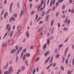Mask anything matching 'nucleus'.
I'll return each instance as SVG.
<instances>
[{
    "label": "nucleus",
    "mask_w": 74,
    "mask_h": 74,
    "mask_svg": "<svg viewBox=\"0 0 74 74\" xmlns=\"http://www.w3.org/2000/svg\"><path fill=\"white\" fill-rule=\"evenodd\" d=\"M16 52V50L15 49H14L11 51V53H15Z\"/></svg>",
    "instance_id": "nucleus-5"
},
{
    "label": "nucleus",
    "mask_w": 74,
    "mask_h": 74,
    "mask_svg": "<svg viewBox=\"0 0 74 74\" xmlns=\"http://www.w3.org/2000/svg\"><path fill=\"white\" fill-rule=\"evenodd\" d=\"M49 17V15H47L46 17V22H48V18Z\"/></svg>",
    "instance_id": "nucleus-4"
},
{
    "label": "nucleus",
    "mask_w": 74,
    "mask_h": 74,
    "mask_svg": "<svg viewBox=\"0 0 74 74\" xmlns=\"http://www.w3.org/2000/svg\"><path fill=\"white\" fill-rule=\"evenodd\" d=\"M15 47L16 51H18V46H16Z\"/></svg>",
    "instance_id": "nucleus-33"
},
{
    "label": "nucleus",
    "mask_w": 74,
    "mask_h": 74,
    "mask_svg": "<svg viewBox=\"0 0 74 74\" xmlns=\"http://www.w3.org/2000/svg\"><path fill=\"white\" fill-rule=\"evenodd\" d=\"M8 26H10V24L7 25L6 28V30H7V29H8Z\"/></svg>",
    "instance_id": "nucleus-42"
},
{
    "label": "nucleus",
    "mask_w": 74,
    "mask_h": 74,
    "mask_svg": "<svg viewBox=\"0 0 74 74\" xmlns=\"http://www.w3.org/2000/svg\"><path fill=\"white\" fill-rule=\"evenodd\" d=\"M27 60H26L25 61V64L28 66V64H27Z\"/></svg>",
    "instance_id": "nucleus-35"
},
{
    "label": "nucleus",
    "mask_w": 74,
    "mask_h": 74,
    "mask_svg": "<svg viewBox=\"0 0 74 74\" xmlns=\"http://www.w3.org/2000/svg\"><path fill=\"white\" fill-rule=\"evenodd\" d=\"M70 23V20H68V25H69V24Z\"/></svg>",
    "instance_id": "nucleus-56"
},
{
    "label": "nucleus",
    "mask_w": 74,
    "mask_h": 74,
    "mask_svg": "<svg viewBox=\"0 0 74 74\" xmlns=\"http://www.w3.org/2000/svg\"><path fill=\"white\" fill-rule=\"evenodd\" d=\"M26 49H25L23 50V52H26Z\"/></svg>",
    "instance_id": "nucleus-51"
},
{
    "label": "nucleus",
    "mask_w": 74,
    "mask_h": 74,
    "mask_svg": "<svg viewBox=\"0 0 74 74\" xmlns=\"http://www.w3.org/2000/svg\"><path fill=\"white\" fill-rule=\"evenodd\" d=\"M55 8H56L55 6H54L53 8V10H55Z\"/></svg>",
    "instance_id": "nucleus-53"
},
{
    "label": "nucleus",
    "mask_w": 74,
    "mask_h": 74,
    "mask_svg": "<svg viewBox=\"0 0 74 74\" xmlns=\"http://www.w3.org/2000/svg\"><path fill=\"white\" fill-rule=\"evenodd\" d=\"M68 47H67L65 49V52H66V53H67V51H68Z\"/></svg>",
    "instance_id": "nucleus-29"
},
{
    "label": "nucleus",
    "mask_w": 74,
    "mask_h": 74,
    "mask_svg": "<svg viewBox=\"0 0 74 74\" xmlns=\"http://www.w3.org/2000/svg\"><path fill=\"white\" fill-rule=\"evenodd\" d=\"M43 22L42 21H40L39 22V24H41V23H42Z\"/></svg>",
    "instance_id": "nucleus-48"
},
{
    "label": "nucleus",
    "mask_w": 74,
    "mask_h": 74,
    "mask_svg": "<svg viewBox=\"0 0 74 74\" xmlns=\"http://www.w3.org/2000/svg\"><path fill=\"white\" fill-rule=\"evenodd\" d=\"M52 59H53V56H51V60L49 62V63H52Z\"/></svg>",
    "instance_id": "nucleus-14"
},
{
    "label": "nucleus",
    "mask_w": 74,
    "mask_h": 74,
    "mask_svg": "<svg viewBox=\"0 0 74 74\" xmlns=\"http://www.w3.org/2000/svg\"><path fill=\"white\" fill-rule=\"evenodd\" d=\"M42 2L39 5H38L37 8V9H39V8H41V7L42 5V4H43V0H41Z\"/></svg>",
    "instance_id": "nucleus-3"
},
{
    "label": "nucleus",
    "mask_w": 74,
    "mask_h": 74,
    "mask_svg": "<svg viewBox=\"0 0 74 74\" xmlns=\"http://www.w3.org/2000/svg\"><path fill=\"white\" fill-rule=\"evenodd\" d=\"M26 57H29L30 56V54L28 53H26V54H24L23 57V59L24 61L25 60V59H26Z\"/></svg>",
    "instance_id": "nucleus-2"
},
{
    "label": "nucleus",
    "mask_w": 74,
    "mask_h": 74,
    "mask_svg": "<svg viewBox=\"0 0 74 74\" xmlns=\"http://www.w3.org/2000/svg\"><path fill=\"white\" fill-rule=\"evenodd\" d=\"M23 53H21V58H22V56H23Z\"/></svg>",
    "instance_id": "nucleus-59"
},
{
    "label": "nucleus",
    "mask_w": 74,
    "mask_h": 74,
    "mask_svg": "<svg viewBox=\"0 0 74 74\" xmlns=\"http://www.w3.org/2000/svg\"><path fill=\"white\" fill-rule=\"evenodd\" d=\"M14 42V41L12 40H9L10 44H13Z\"/></svg>",
    "instance_id": "nucleus-6"
},
{
    "label": "nucleus",
    "mask_w": 74,
    "mask_h": 74,
    "mask_svg": "<svg viewBox=\"0 0 74 74\" xmlns=\"http://www.w3.org/2000/svg\"><path fill=\"white\" fill-rule=\"evenodd\" d=\"M45 4H46V3L45 2L44 3V5H43V8L44 7H45Z\"/></svg>",
    "instance_id": "nucleus-63"
},
{
    "label": "nucleus",
    "mask_w": 74,
    "mask_h": 74,
    "mask_svg": "<svg viewBox=\"0 0 74 74\" xmlns=\"http://www.w3.org/2000/svg\"><path fill=\"white\" fill-rule=\"evenodd\" d=\"M26 35L27 36L26 37H27V38L29 37V36H30V35H29V32H26Z\"/></svg>",
    "instance_id": "nucleus-8"
},
{
    "label": "nucleus",
    "mask_w": 74,
    "mask_h": 74,
    "mask_svg": "<svg viewBox=\"0 0 74 74\" xmlns=\"http://www.w3.org/2000/svg\"><path fill=\"white\" fill-rule=\"evenodd\" d=\"M74 10L73 9H72L71 10V13H72V14H74Z\"/></svg>",
    "instance_id": "nucleus-38"
},
{
    "label": "nucleus",
    "mask_w": 74,
    "mask_h": 74,
    "mask_svg": "<svg viewBox=\"0 0 74 74\" xmlns=\"http://www.w3.org/2000/svg\"><path fill=\"white\" fill-rule=\"evenodd\" d=\"M72 73V72H71V71H70H70L68 70L67 72V74H71Z\"/></svg>",
    "instance_id": "nucleus-20"
},
{
    "label": "nucleus",
    "mask_w": 74,
    "mask_h": 74,
    "mask_svg": "<svg viewBox=\"0 0 74 74\" xmlns=\"http://www.w3.org/2000/svg\"><path fill=\"white\" fill-rule=\"evenodd\" d=\"M50 59H51V58H50V57H48V58H47V60L49 61V60H50Z\"/></svg>",
    "instance_id": "nucleus-39"
},
{
    "label": "nucleus",
    "mask_w": 74,
    "mask_h": 74,
    "mask_svg": "<svg viewBox=\"0 0 74 74\" xmlns=\"http://www.w3.org/2000/svg\"><path fill=\"white\" fill-rule=\"evenodd\" d=\"M8 15V13H7V12H6L4 14V18H7V16Z\"/></svg>",
    "instance_id": "nucleus-7"
},
{
    "label": "nucleus",
    "mask_w": 74,
    "mask_h": 74,
    "mask_svg": "<svg viewBox=\"0 0 74 74\" xmlns=\"http://www.w3.org/2000/svg\"><path fill=\"white\" fill-rule=\"evenodd\" d=\"M52 4H53V3H50V7H52Z\"/></svg>",
    "instance_id": "nucleus-61"
},
{
    "label": "nucleus",
    "mask_w": 74,
    "mask_h": 74,
    "mask_svg": "<svg viewBox=\"0 0 74 74\" xmlns=\"http://www.w3.org/2000/svg\"><path fill=\"white\" fill-rule=\"evenodd\" d=\"M11 26H9L8 29V32H9V31L11 30Z\"/></svg>",
    "instance_id": "nucleus-23"
},
{
    "label": "nucleus",
    "mask_w": 74,
    "mask_h": 74,
    "mask_svg": "<svg viewBox=\"0 0 74 74\" xmlns=\"http://www.w3.org/2000/svg\"><path fill=\"white\" fill-rule=\"evenodd\" d=\"M50 11H51V10H49L47 12H45V14H49V12H50Z\"/></svg>",
    "instance_id": "nucleus-21"
},
{
    "label": "nucleus",
    "mask_w": 74,
    "mask_h": 74,
    "mask_svg": "<svg viewBox=\"0 0 74 74\" xmlns=\"http://www.w3.org/2000/svg\"><path fill=\"white\" fill-rule=\"evenodd\" d=\"M74 58L73 59V60L72 61V65L73 66H74Z\"/></svg>",
    "instance_id": "nucleus-32"
},
{
    "label": "nucleus",
    "mask_w": 74,
    "mask_h": 74,
    "mask_svg": "<svg viewBox=\"0 0 74 74\" xmlns=\"http://www.w3.org/2000/svg\"><path fill=\"white\" fill-rule=\"evenodd\" d=\"M12 34H13V31H12L10 35V38L11 37V36H12Z\"/></svg>",
    "instance_id": "nucleus-15"
},
{
    "label": "nucleus",
    "mask_w": 74,
    "mask_h": 74,
    "mask_svg": "<svg viewBox=\"0 0 74 74\" xmlns=\"http://www.w3.org/2000/svg\"><path fill=\"white\" fill-rule=\"evenodd\" d=\"M53 23H54V21L53 20L51 22V26H52L53 25Z\"/></svg>",
    "instance_id": "nucleus-10"
},
{
    "label": "nucleus",
    "mask_w": 74,
    "mask_h": 74,
    "mask_svg": "<svg viewBox=\"0 0 74 74\" xmlns=\"http://www.w3.org/2000/svg\"><path fill=\"white\" fill-rule=\"evenodd\" d=\"M42 29H43V28H39L38 29V31L40 32H41L42 31Z\"/></svg>",
    "instance_id": "nucleus-19"
},
{
    "label": "nucleus",
    "mask_w": 74,
    "mask_h": 74,
    "mask_svg": "<svg viewBox=\"0 0 74 74\" xmlns=\"http://www.w3.org/2000/svg\"><path fill=\"white\" fill-rule=\"evenodd\" d=\"M19 31H18L16 32V34L15 35V37H17V36H18L19 35Z\"/></svg>",
    "instance_id": "nucleus-9"
},
{
    "label": "nucleus",
    "mask_w": 74,
    "mask_h": 74,
    "mask_svg": "<svg viewBox=\"0 0 74 74\" xmlns=\"http://www.w3.org/2000/svg\"><path fill=\"white\" fill-rule=\"evenodd\" d=\"M23 11H22V10H21V14H20V16H21L23 15Z\"/></svg>",
    "instance_id": "nucleus-13"
},
{
    "label": "nucleus",
    "mask_w": 74,
    "mask_h": 74,
    "mask_svg": "<svg viewBox=\"0 0 74 74\" xmlns=\"http://www.w3.org/2000/svg\"><path fill=\"white\" fill-rule=\"evenodd\" d=\"M38 18V15H36V17L35 18L36 20H37V18Z\"/></svg>",
    "instance_id": "nucleus-58"
},
{
    "label": "nucleus",
    "mask_w": 74,
    "mask_h": 74,
    "mask_svg": "<svg viewBox=\"0 0 74 74\" xmlns=\"http://www.w3.org/2000/svg\"><path fill=\"white\" fill-rule=\"evenodd\" d=\"M40 53V51H39L38 50L37 51V53H36L37 55H39Z\"/></svg>",
    "instance_id": "nucleus-25"
},
{
    "label": "nucleus",
    "mask_w": 74,
    "mask_h": 74,
    "mask_svg": "<svg viewBox=\"0 0 74 74\" xmlns=\"http://www.w3.org/2000/svg\"><path fill=\"white\" fill-rule=\"evenodd\" d=\"M62 8L63 9L65 8V5H64L62 7Z\"/></svg>",
    "instance_id": "nucleus-64"
},
{
    "label": "nucleus",
    "mask_w": 74,
    "mask_h": 74,
    "mask_svg": "<svg viewBox=\"0 0 74 74\" xmlns=\"http://www.w3.org/2000/svg\"><path fill=\"white\" fill-rule=\"evenodd\" d=\"M14 16H15V17H17V14L16 13H15L14 14Z\"/></svg>",
    "instance_id": "nucleus-40"
},
{
    "label": "nucleus",
    "mask_w": 74,
    "mask_h": 74,
    "mask_svg": "<svg viewBox=\"0 0 74 74\" xmlns=\"http://www.w3.org/2000/svg\"><path fill=\"white\" fill-rule=\"evenodd\" d=\"M67 22V21L65 20V21H64V23H66Z\"/></svg>",
    "instance_id": "nucleus-52"
},
{
    "label": "nucleus",
    "mask_w": 74,
    "mask_h": 74,
    "mask_svg": "<svg viewBox=\"0 0 74 74\" xmlns=\"http://www.w3.org/2000/svg\"><path fill=\"white\" fill-rule=\"evenodd\" d=\"M23 12H26V8H24V6H23Z\"/></svg>",
    "instance_id": "nucleus-30"
},
{
    "label": "nucleus",
    "mask_w": 74,
    "mask_h": 74,
    "mask_svg": "<svg viewBox=\"0 0 74 74\" xmlns=\"http://www.w3.org/2000/svg\"><path fill=\"white\" fill-rule=\"evenodd\" d=\"M48 52L47 51L45 53V56H47V55H48Z\"/></svg>",
    "instance_id": "nucleus-18"
},
{
    "label": "nucleus",
    "mask_w": 74,
    "mask_h": 74,
    "mask_svg": "<svg viewBox=\"0 0 74 74\" xmlns=\"http://www.w3.org/2000/svg\"><path fill=\"white\" fill-rule=\"evenodd\" d=\"M21 69H23V70H25V67L24 66H22L21 67Z\"/></svg>",
    "instance_id": "nucleus-57"
},
{
    "label": "nucleus",
    "mask_w": 74,
    "mask_h": 74,
    "mask_svg": "<svg viewBox=\"0 0 74 74\" xmlns=\"http://www.w3.org/2000/svg\"><path fill=\"white\" fill-rule=\"evenodd\" d=\"M21 70H19L18 71V72L17 73V74H19V73H20V72H21Z\"/></svg>",
    "instance_id": "nucleus-60"
},
{
    "label": "nucleus",
    "mask_w": 74,
    "mask_h": 74,
    "mask_svg": "<svg viewBox=\"0 0 74 74\" xmlns=\"http://www.w3.org/2000/svg\"><path fill=\"white\" fill-rule=\"evenodd\" d=\"M12 19L13 21H15V19H14V17H12Z\"/></svg>",
    "instance_id": "nucleus-49"
},
{
    "label": "nucleus",
    "mask_w": 74,
    "mask_h": 74,
    "mask_svg": "<svg viewBox=\"0 0 74 74\" xmlns=\"http://www.w3.org/2000/svg\"><path fill=\"white\" fill-rule=\"evenodd\" d=\"M7 34H8V32L6 33L5 34L4 37L3 38V39H4V38H5V37H6V36H7Z\"/></svg>",
    "instance_id": "nucleus-27"
},
{
    "label": "nucleus",
    "mask_w": 74,
    "mask_h": 74,
    "mask_svg": "<svg viewBox=\"0 0 74 74\" xmlns=\"http://www.w3.org/2000/svg\"><path fill=\"white\" fill-rule=\"evenodd\" d=\"M46 47H47V44L46 43L43 46V49H45V48Z\"/></svg>",
    "instance_id": "nucleus-16"
},
{
    "label": "nucleus",
    "mask_w": 74,
    "mask_h": 74,
    "mask_svg": "<svg viewBox=\"0 0 74 74\" xmlns=\"http://www.w3.org/2000/svg\"><path fill=\"white\" fill-rule=\"evenodd\" d=\"M29 25H30L31 26H32V21H31L30 22Z\"/></svg>",
    "instance_id": "nucleus-43"
},
{
    "label": "nucleus",
    "mask_w": 74,
    "mask_h": 74,
    "mask_svg": "<svg viewBox=\"0 0 74 74\" xmlns=\"http://www.w3.org/2000/svg\"><path fill=\"white\" fill-rule=\"evenodd\" d=\"M59 56H60V55H56V58H59Z\"/></svg>",
    "instance_id": "nucleus-36"
},
{
    "label": "nucleus",
    "mask_w": 74,
    "mask_h": 74,
    "mask_svg": "<svg viewBox=\"0 0 74 74\" xmlns=\"http://www.w3.org/2000/svg\"><path fill=\"white\" fill-rule=\"evenodd\" d=\"M12 67L11 66L9 70V72L7 71H6L4 72V74H11V72L12 73L13 72V69H12Z\"/></svg>",
    "instance_id": "nucleus-1"
},
{
    "label": "nucleus",
    "mask_w": 74,
    "mask_h": 74,
    "mask_svg": "<svg viewBox=\"0 0 74 74\" xmlns=\"http://www.w3.org/2000/svg\"><path fill=\"white\" fill-rule=\"evenodd\" d=\"M72 48L74 50V44H73L72 45Z\"/></svg>",
    "instance_id": "nucleus-46"
},
{
    "label": "nucleus",
    "mask_w": 74,
    "mask_h": 74,
    "mask_svg": "<svg viewBox=\"0 0 74 74\" xmlns=\"http://www.w3.org/2000/svg\"><path fill=\"white\" fill-rule=\"evenodd\" d=\"M60 68H61V69H62V71H64V67L63 66H61Z\"/></svg>",
    "instance_id": "nucleus-22"
},
{
    "label": "nucleus",
    "mask_w": 74,
    "mask_h": 74,
    "mask_svg": "<svg viewBox=\"0 0 74 74\" xmlns=\"http://www.w3.org/2000/svg\"><path fill=\"white\" fill-rule=\"evenodd\" d=\"M32 7V4L31 3L30 4L29 9H31V7Z\"/></svg>",
    "instance_id": "nucleus-45"
},
{
    "label": "nucleus",
    "mask_w": 74,
    "mask_h": 74,
    "mask_svg": "<svg viewBox=\"0 0 74 74\" xmlns=\"http://www.w3.org/2000/svg\"><path fill=\"white\" fill-rule=\"evenodd\" d=\"M18 59V56H17L16 58V62H17V60Z\"/></svg>",
    "instance_id": "nucleus-34"
},
{
    "label": "nucleus",
    "mask_w": 74,
    "mask_h": 74,
    "mask_svg": "<svg viewBox=\"0 0 74 74\" xmlns=\"http://www.w3.org/2000/svg\"><path fill=\"white\" fill-rule=\"evenodd\" d=\"M69 60L68 59H66L65 61V63L66 64H67L68 63Z\"/></svg>",
    "instance_id": "nucleus-24"
},
{
    "label": "nucleus",
    "mask_w": 74,
    "mask_h": 74,
    "mask_svg": "<svg viewBox=\"0 0 74 74\" xmlns=\"http://www.w3.org/2000/svg\"><path fill=\"white\" fill-rule=\"evenodd\" d=\"M72 1H73V0H69V3H71H71H72Z\"/></svg>",
    "instance_id": "nucleus-47"
},
{
    "label": "nucleus",
    "mask_w": 74,
    "mask_h": 74,
    "mask_svg": "<svg viewBox=\"0 0 74 74\" xmlns=\"http://www.w3.org/2000/svg\"><path fill=\"white\" fill-rule=\"evenodd\" d=\"M64 0H58V1L59 3H62Z\"/></svg>",
    "instance_id": "nucleus-26"
},
{
    "label": "nucleus",
    "mask_w": 74,
    "mask_h": 74,
    "mask_svg": "<svg viewBox=\"0 0 74 74\" xmlns=\"http://www.w3.org/2000/svg\"><path fill=\"white\" fill-rule=\"evenodd\" d=\"M34 13V11L33 10L32 11V13H31V15H33Z\"/></svg>",
    "instance_id": "nucleus-28"
},
{
    "label": "nucleus",
    "mask_w": 74,
    "mask_h": 74,
    "mask_svg": "<svg viewBox=\"0 0 74 74\" xmlns=\"http://www.w3.org/2000/svg\"><path fill=\"white\" fill-rule=\"evenodd\" d=\"M35 72H36V69H34L33 71V74H34V73H35Z\"/></svg>",
    "instance_id": "nucleus-37"
},
{
    "label": "nucleus",
    "mask_w": 74,
    "mask_h": 74,
    "mask_svg": "<svg viewBox=\"0 0 74 74\" xmlns=\"http://www.w3.org/2000/svg\"><path fill=\"white\" fill-rule=\"evenodd\" d=\"M55 0H53V5L55 4Z\"/></svg>",
    "instance_id": "nucleus-62"
},
{
    "label": "nucleus",
    "mask_w": 74,
    "mask_h": 74,
    "mask_svg": "<svg viewBox=\"0 0 74 74\" xmlns=\"http://www.w3.org/2000/svg\"><path fill=\"white\" fill-rule=\"evenodd\" d=\"M58 27H60V23H58Z\"/></svg>",
    "instance_id": "nucleus-54"
},
{
    "label": "nucleus",
    "mask_w": 74,
    "mask_h": 74,
    "mask_svg": "<svg viewBox=\"0 0 74 74\" xmlns=\"http://www.w3.org/2000/svg\"><path fill=\"white\" fill-rule=\"evenodd\" d=\"M55 52L56 53H58V49L56 48L55 49Z\"/></svg>",
    "instance_id": "nucleus-41"
},
{
    "label": "nucleus",
    "mask_w": 74,
    "mask_h": 74,
    "mask_svg": "<svg viewBox=\"0 0 74 74\" xmlns=\"http://www.w3.org/2000/svg\"><path fill=\"white\" fill-rule=\"evenodd\" d=\"M58 5H59V3H58V2H56V7H58Z\"/></svg>",
    "instance_id": "nucleus-44"
},
{
    "label": "nucleus",
    "mask_w": 74,
    "mask_h": 74,
    "mask_svg": "<svg viewBox=\"0 0 74 74\" xmlns=\"http://www.w3.org/2000/svg\"><path fill=\"white\" fill-rule=\"evenodd\" d=\"M65 15H62V18H65Z\"/></svg>",
    "instance_id": "nucleus-55"
},
{
    "label": "nucleus",
    "mask_w": 74,
    "mask_h": 74,
    "mask_svg": "<svg viewBox=\"0 0 74 74\" xmlns=\"http://www.w3.org/2000/svg\"><path fill=\"white\" fill-rule=\"evenodd\" d=\"M63 45H60L59 47V48H61L62 47H63Z\"/></svg>",
    "instance_id": "nucleus-50"
},
{
    "label": "nucleus",
    "mask_w": 74,
    "mask_h": 74,
    "mask_svg": "<svg viewBox=\"0 0 74 74\" xmlns=\"http://www.w3.org/2000/svg\"><path fill=\"white\" fill-rule=\"evenodd\" d=\"M50 42V40L49 39H48L47 40V44L49 45V42Z\"/></svg>",
    "instance_id": "nucleus-11"
},
{
    "label": "nucleus",
    "mask_w": 74,
    "mask_h": 74,
    "mask_svg": "<svg viewBox=\"0 0 74 74\" xmlns=\"http://www.w3.org/2000/svg\"><path fill=\"white\" fill-rule=\"evenodd\" d=\"M12 3H11V4L10 6V11H11V9L12 8Z\"/></svg>",
    "instance_id": "nucleus-17"
},
{
    "label": "nucleus",
    "mask_w": 74,
    "mask_h": 74,
    "mask_svg": "<svg viewBox=\"0 0 74 74\" xmlns=\"http://www.w3.org/2000/svg\"><path fill=\"white\" fill-rule=\"evenodd\" d=\"M39 60V58L38 57L37 58V59H36L35 60V62H37V61H38Z\"/></svg>",
    "instance_id": "nucleus-31"
},
{
    "label": "nucleus",
    "mask_w": 74,
    "mask_h": 74,
    "mask_svg": "<svg viewBox=\"0 0 74 74\" xmlns=\"http://www.w3.org/2000/svg\"><path fill=\"white\" fill-rule=\"evenodd\" d=\"M17 30H18L19 31L21 30V26H19L17 27Z\"/></svg>",
    "instance_id": "nucleus-12"
}]
</instances>
